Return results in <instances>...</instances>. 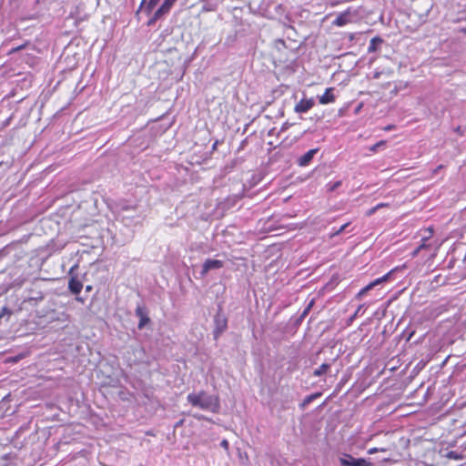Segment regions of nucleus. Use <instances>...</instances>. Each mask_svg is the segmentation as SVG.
<instances>
[{"label": "nucleus", "mask_w": 466, "mask_h": 466, "mask_svg": "<svg viewBox=\"0 0 466 466\" xmlns=\"http://www.w3.org/2000/svg\"><path fill=\"white\" fill-rule=\"evenodd\" d=\"M314 104L315 103L312 98L301 99L299 103L296 104L294 111L296 113H306L313 107Z\"/></svg>", "instance_id": "obj_7"}, {"label": "nucleus", "mask_w": 466, "mask_h": 466, "mask_svg": "<svg viewBox=\"0 0 466 466\" xmlns=\"http://www.w3.org/2000/svg\"><path fill=\"white\" fill-rule=\"evenodd\" d=\"M21 48H22V46H18V47H17V48H15V50H19V49H21Z\"/></svg>", "instance_id": "obj_36"}, {"label": "nucleus", "mask_w": 466, "mask_h": 466, "mask_svg": "<svg viewBox=\"0 0 466 466\" xmlns=\"http://www.w3.org/2000/svg\"><path fill=\"white\" fill-rule=\"evenodd\" d=\"M395 269L390 271L389 273L385 274L381 278H379L375 279L374 281L370 282L367 286H365L363 289H361L359 293L356 295V299H361L363 296H365L370 290H371L373 288L378 286L379 284H381L382 282H385L389 279L390 276L394 272Z\"/></svg>", "instance_id": "obj_5"}, {"label": "nucleus", "mask_w": 466, "mask_h": 466, "mask_svg": "<svg viewBox=\"0 0 466 466\" xmlns=\"http://www.w3.org/2000/svg\"><path fill=\"white\" fill-rule=\"evenodd\" d=\"M147 0H142L140 3V5L138 7V10L137 11V14L140 12V10L143 8V6L146 5Z\"/></svg>", "instance_id": "obj_27"}, {"label": "nucleus", "mask_w": 466, "mask_h": 466, "mask_svg": "<svg viewBox=\"0 0 466 466\" xmlns=\"http://www.w3.org/2000/svg\"><path fill=\"white\" fill-rule=\"evenodd\" d=\"M160 0H149L145 7L147 14L151 13V11L155 8V6L158 4Z\"/></svg>", "instance_id": "obj_15"}, {"label": "nucleus", "mask_w": 466, "mask_h": 466, "mask_svg": "<svg viewBox=\"0 0 466 466\" xmlns=\"http://www.w3.org/2000/svg\"><path fill=\"white\" fill-rule=\"evenodd\" d=\"M317 396H319V394L309 395L306 397L301 404L302 408L308 405L309 402H311Z\"/></svg>", "instance_id": "obj_20"}, {"label": "nucleus", "mask_w": 466, "mask_h": 466, "mask_svg": "<svg viewBox=\"0 0 466 466\" xmlns=\"http://www.w3.org/2000/svg\"><path fill=\"white\" fill-rule=\"evenodd\" d=\"M334 88H327L322 96H319V101L322 105L329 104L335 101V96L333 94Z\"/></svg>", "instance_id": "obj_11"}, {"label": "nucleus", "mask_w": 466, "mask_h": 466, "mask_svg": "<svg viewBox=\"0 0 466 466\" xmlns=\"http://www.w3.org/2000/svg\"><path fill=\"white\" fill-rule=\"evenodd\" d=\"M426 247H428L425 243H422L421 245H420L413 252H412V256L415 257L418 255V253L422 249V248H425Z\"/></svg>", "instance_id": "obj_23"}, {"label": "nucleus", "mask_w": 466, "mask_h": 466, "mask_svg": "<svg viewBox=\"0 0 466 466\" xmlns=\"http://www.w3.org/2000/svg\"><path fill=\"white\" fill-rule=\"evenodd\" d=\"M330 368V363H323L313 371V375L320 377L328 372Z\"/></svg>", "instance_id": "obj_14"}, {"label": "nucleus", "mask_w": 466, "mask_h": 466, "mask_svg": "<svg viewBox=\"0 0 466 466\" xmlns=\"http://www.w3.org/2000/svg\"><path fill=\"white\" fill-rule=\"evenodd\" d=\"M381 145H384L383 141H380V142L377 143L376 145H374L371 149L375 150L377 147H380Z\"/></svg>", "instance_id": "obj_28"}, {"label": "nucleus", "mask_w": 466, "mask_h": 466, "mask_svg": "<svg viewBox=\"0 0 466 466\" xmlns=\"http://www.w3.org/2000/svg\"><path fill=\"white\" fill-rule=\"evenodd\" d=\"M187 400L191 405L204 410L216 412L219 407L218 399L203 390L198 393L188 394Z\"/></svg>", "instance_id": "obj_1"}, {"label": "nucleus", "mask_w": 466, "mask_h": 466, "mask_svg": "<svg viewBox=\"0 0 466 466\" xmlns=\"http://www.w3.org/2000/svg\"><path fill=\"white\" fill-rule=\"evenodd\" d=\"M221 447H223L224 449H228V441L227 440H223L220 443Z\"/></svg>", "instance_id": "obj_26"}, {"label": "nucleus", "mask_w": 466, "mask_h": 466, "mask_svg": "<svg viewBox=\"0 0 466 466\" xmlns=\"http://www.w3.org/2000/svg\"><path fill=\"white\" fill-rule=\"evenodd\" d=\"M77 268H78V265L75 264L74 266L71 267V268L69 270L70 279L68 281V289L75 295H78L83 289L82 282L77 279L76 276L73 275L74 271Z\"/></svg>", "instance_id": "obj_4"}, {"label": "nucleus", "mask_w": 466, "mask_h": 466, "mask_svg": "<svg viewBox=\"0 0 466 466\" xmlns=\"http://www.w3.org/2000/svg\"><path fill=\"white\" fill-rule=\"evenodd\" d=\"M319 151V148H313L306 152L304 155L299 157L297 160V163L299 167H307L309 165L311 160L313 159L314 156Z\"/></svg>", "instance_id": "obj_8"}, {"label": "nucleus", "mask_w": 466, "mask_h": 466, "mask_svg": "<svg viewBox=\"0 0 466 466\" xmlns=\"http://www.w3.org/2000/svg\"><path fill=\"white\" fill-rule=\"evenodd\" d=\"M135 313H136V316H137L139 318V322L137 324V328L139 329H141L146 326V324H147L149 322L150 319L148 318L146 309L141 306H137L136 308Z\"/></svg>", "instance_id": "obj_9"}, {"label": "nucleus", "mask_w": 466, "mask_h": 466, "mask_svg": "<svg viewBox=\"0 0 466 466\" xmlns=\"http://www.w3.org/2000/svg\"><path fill=\"white\" fill-rule=\"evenodd\" d=\"M350 226V223H345L344 225H342L339 229L335 230L332 234H331V237H334V236H337V235H339L340 233H342L344 230H346V228Z\"/></svg>", "instance_id": "obj_19"}, {"label": "nucleus", "mask_w": 466, "mask_h": 466, "mask_svg": "<svg viewBox=\"0 0 466 466\" xmlns=\"http://www.w3.org/2000/svg\"><path fill=\"white\" fill-rule=\"evenodd\" d=\"M177 0H164L160 7L158 8V14H168L172 6Z\"/></svg>", "instance_id": "obj_12"}, {"label": "nucleus", "mask_w": 466, "mask_h": 466, "mask_svg": "<svg viewBox=\"0 0 466 466\" xmlns=\"http://www.w3.org/2000/svg\"><path fill=\"white\" fill-rule=\"evenodd\" d=\"M218 141L214 143L212 148L215 149L217 147Z\"/></svg>", "instance_id": "obj_35"}, {"label": "nucleus", "mask_w": 466, "mask_h": 466, "mask_svg": "<svg viewBox=\"0 0 466 466\" xmlns=\"http://www.w3.org/2000/svg\"><path fill=\"white\" fill-rule=\"evenodd\" d=\"M446 458L448 459H451V460H461L462 459V455L461 454H459L457 453L456 451H449L447 454H446Z\"/></svg>", "instance_id": "obj_16"}, {"label": "nucleus", "mask_w": 466, "mask_h": 466, "mask_svg": "<svg viewBox=\"0 0 466 466\" xmlns=\"http://www.w3.org/2000/svg\"><path fill=\"white\" fill-rule=\"evenodd\" d=\"M340 186H341V181H340V180H338V181H336V182H334V183H332V184H330V183H329V184H328V185H327V187H328V190H329V192H333V191H335L337 188H339Z\"/></svg>", "instance_id": "obj_18"}, {"label": "nucleus", "mask_w": 466, "mask_h": 466, "mask_svg": "<svg viewBox=\"0 0 466 466\" xmlns=\"http://www.w3.org/2000/svg\"><path fill=\"white\" fill-rule=\"evenodd\" d=\"M339 463L342 466H373V464L363 458H354L350 454H343L339 458Z\"/></svg>", "instance_id": "obj_2"}, {"label": "nucleus", "mask_w": 466, "mask_h": 466, "mask_svg": "<svg viewBox=\"0 0 466 466\" xmlns=\"http://www.w3.org/2000/svg\"><path fill=\"white\" fill-rule=\"evenodd\" d=\"M86 290L88 292V291H91L92 290V286H86Z\"/></svg>", "instance_id": "obj_31"}, {"label": "nucleus", "mask_w": 466, "mask_h": 466, "mask_svg": "<svg viewBox=\"0 0 466 466\" xmlns=\"http://www.w3.org/2000/svg\"><path fill=\"white\" fill-rule=\"evenodd\" d=\"M223 267V261L218 259H211L208 258L205 260L202 266V269L200 271L201 277H204L208 274V271L212 269H218Z\"/></svg>", "instance_id": "obj_6"}, {"label": "nucleus", "mask_w": 466, "mask_h": 466, "mask_svg": "<svg viewBox=\"0 0 466 466\" xmlns=\"http://www.w3.org/2000/svg\"><path fill=\"white\" fill-rule=\"evenodd\" d=\"M362 309H363V305L359 306V308L357 309V310H356V312H355L353 317H356L360 312V310Z\"/></svg>", "instance_id": "obj_29"}, {"label": "nucleus", "mask_w": 466, "mask_h": 466, "mask_svg": "<svg viewBox=\"0 0 466 466\" xmlns=\"http://www.w3.org/2000/svg\"><path fill=\"white\" fill-rule=\"evenodd\" d=\"M386 206H387V204L380 203V204H378L376 207H377V208L379 209V208H383V207H386Z\"/></svg>", "instance_id": "obj_30"}, {"label": "nucleus", "mask_w": 466, "mask_h": 466, "mask_svg": "<svg viewBox=\"0 0 466 466\" xmlns=\"http://www.w3.org/2000/svg\"><path fill=\"white\" fill-rule=\"evenodd\" d=\"M312 304H313V301H311V302L309 304V306L304 309V311L302 312V314H301V316H300V319H303V318H305V317L308 315V313H309V309H310V308H311Z\"/></svg>", "instance_id": "obj_24"}, {"label": "nucleus", "mask_w": 466, "mask_h": 466, "mask_svg": "<svg viewBox=\"0 0 466 466\" xmlns=\"http://www.w3.org/2000/svg\"><path fill=\"white\" fill-rule=\"evenodd\" d=\"M43 299H44L43 294L41 292H38L36 296L30 297L28 299L29 300L41 301V300H43Z\"/></svg>", "instance_id": "obj_22"}, {"label": "nucleus", "mask_w": 466, "mask_h": 466, "mask_svg": "<svg viewBox=\"0 0 466 466\" xmlns=\"http://www.w3.org/2000/svg\"><path fill=\"white\" fill-rule=\"evenodd\" d=\"M352 21L350 11L347 10L344 13H341L337 16V18L333 21V25L337 26H343Z\"/></svg>", "instance_id": "obj_10"}, {"label": "nucleus", "mask_w": 466, "mask_h": 466, "mask_svg": "<svg viewBox=\"0 0 466 466\" xmlns=\"http://www.w3.org/2000/svg\"><path fill=\"white\" fill-rule=\"evenodd\" d=\"M392 128V126H388L387 127H385L386 130H390Z\"/></svg>", "instance_id": "obj_34"}, {"label": "nucleus", "mask_w": 466, "mask_h": 466, "mask_svg": "<svg viewBox=\"0 0 466 466\" xmlns=\"http://www.w3.org/2000/svg\"><path fill=\"white\" fill-rule=\"evenodd\" d=\"M215 329L214 338L217 339L220 334H222L228 327V319L223 313L218 311L214 318Z\"/></svg>", "instance_id": "obj_3"}, {"label": "nucleus", "mask_w": 466, "mask_h": 466, "mask_svg": "<svg viewBox=\"0 0 466 466\" xmlns=\"http://www.w3.org/2000/svg\"><path fill=\"white\" fill-rule=\"evenodd\" d=\"M158 9L154 13L152 18H150V20L148 21V25H151L153 24H155L157 20H159L163 15H165L166 14H158Z\"/></svg>", "instance_id": "obj_17"}, {"label": "nucleus", "mask_w": 466, "mask_h": 466, "mask_svg": "<svg viewBox=\"0 0 466 466\" xmlns=\"http://www.w3.org/2000/svg\"><path fill=\"white\" fill-rule=\"evenodd\" d=\"M76 300L80 301V302H83V299L80 298V297H76Z\"/></svg>", "instance_id": "obj_32"}, {"label": "nucleus", "mask_w": 466, "mask_h": 466, "mask_svg": "<svg viewBox=\"0 0 466 466\" xmlns=\"http://www.w3.org/2000/svg\"><path fill=\"white\" fill-rule=\"evenodd\" d=\"M382 42H383V40L379 36H375V37L371 38V40L370 41L369 47H368V52L369 53L376 52L378 50L379 46L381 45Z\"/></svg>", "instance_id": "obj_13"}, {"label": "nucleus", "mask_w": 466, "mask_h": 466, "mask_svg": "<svg viewBox=\"0 0 466 466\" xmlns=\"http://www.w3.org/2000/svg\"><path fill=\"white\" fill-rule=\"evenodd\" d=\"M379 451L385 452V451H387V449L386 448H370L368 450L369 454H374Z\"/></svg>", "instance_id": "obj_21"}, {"label": "nucleus", "mask_w": 466, "mask_h": 466, "mask_svg": "<svg viewBox=\"0 0 466 466\" xmlns=\"http://www.w3.org/2000/svg\"><path fill=\"white\" fill-rule=\"evenodd\" d=\"M139 466H142V465H139Z\"/></svg>", "instance_id": "obj_37"}, {"label": "nucleus", "mask_w": 466, "mask_h": 466, "mask_svg": "<svg viewBox=\"0 0 466 466\" xmlns=\"http://www.w3.org/2000/svg\"><path fill=\"white\" fill-rule=\"evenodd\" d=\"M378 210L377 207H373L372 208L369 209L367 211V216H371L373 215L376 211Z\"/></svg>", "instance_id": "obj_25"}, {"label": "nucleus", "mask_w": 466, "mask_h": 466, "mask_svg": "<svg viewBox=\"0 0 466 466\" xmlns=\"http://www.w3.org/2000/svg\"><path fill=\"white\" fill-rule=\"evenodd\" d=\"M461 31L462 33L466 34V27L461 28Z\"/></svg>", "instance_id": "obj_33"}]
</instances>
